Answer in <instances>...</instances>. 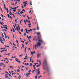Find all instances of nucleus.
Here are the masks:
<instances>
[{
  "instance_id": "6e6552de",
  "label": "nucleus",
  "mask_w": 79,
  "mask_h": 79,
  "mask_svg": "<svg viewBox=\"0 0 79 79\" xmlns=\"http://www.w3.org/2000/svg\"><path fill=\"white\" fill-rule=\"evenodd\" d=\"M33 66L34 68V69H35V70H36V71H37V69H35V65H33Z\"/></svg>"
},
{
  "instance_id": "338daca9",
  "label": "nucleus",
  "mask_w": 79,
  "mask_h": 79,
  "mask_svg": "<svg viewBox=\"0 0 79 79\" xmlns=\"http://www.w3.org/2000/svg\"><path fill=\"white\" fill-rule=\"evenodd\" d=\"M24 35H25V36H26V34L25 33H24Z\"/></svg>"
},
{
  "instance_id": "2eb2a0df",
  "label": "nucleus",
  "mask_w": 79,
  "mask_h": 79,
  "mask_svg": "<svg viewBox=\"0 0 79 79\" xmlns=\"http://www.w3.org/2000/svg\"><path fill=\"white\" fill-rule=\"evenodd\" d=\"M22 47L23 48H24V44H22Z\"/></svg>"
},
{
  "instance_id": "f8f14e48",
  "label": "nucleus",
  "mask_w": 79,
  "mask_h": 79,
  "mask_svg": "<svg viewBox=\"0 0 79 79\" xmlns=\"http://www.w3.org/2000/svg\"><path fill=\"white\" fill-rule=\"evenodd\" d=\"M16 71L18 72V73H19V72H20V70L19 69L17 70Z\"/></svg>"
},
{
  "instance_id": "412c9836",
  "label": "nucleus",
  "mask_w": 79,
  "mask_h": 79,
  "mask_svg": "<svg viewBox=\"0 0 79 79\" xmlns=\"http://www.w3.org/2000/svg\"><path fill=\"white\" fill-rule=\"evenodd\" d=\"M39 66H40V65H36V67H37L38 68H39Z\"/></svg>"
},
{
  "instance_id": "13d9d810",
  "label": "nucleus",
  "mask_w": 79,
  "mask_h": 79,
  "mask_svg": "<svg viewBox=\"0 0 79 79\" xmlns=\"http://www.w3.org/2000/svg\"><path fill=\"white\" fill-rule=\"evenodd\" d=\"M16 29L17 30L18 29V27L17 26V27H16Z\"/></svg>"
},
{
  "instance_id": "aec40b11",
  "label": "nucleus",
  "mask_w": 79,
  "mask_h": 79,
  "mask_svg": "<svg viewBox=\"0 0 79 79\" xmlns=\"http://www.w3.org/2000/svg\"><path fill=\"white\" fill-rule=\"evenodd\" d=\"M20 14H22V13H23V14L24 13V12H23V11H21V12H20Z\"/></svg>"
},
{
  "instance_id": "a211bd4d",
  "label": "nucleus",
  "mask_w": 79,
  "mask_h": 79,
  "mask_svg": "<svg viewBox=\"0 0 79 79\" xmlns=\"http://www.w3.org/2000/svg\"><path fill=\"white\" fill-rule=\"evenodd\" d=\"M3 28H4V29H6L7 30H8V28L7 27H3Z\"/></svg>"
},
{
  "instance_id": "8fccbe9b",
  "label": "nucleus",
  "mask_w": 79,
  "mask_h": 79,
  "mask_svg": "<svg viewBox=\"0 0 79 79\" xmlns=\"http://www.w3.org/2000/svg\"><path fill=\"white\" fill-rule=\"evenodd\" d=\"M24 22L25 23V24H26V20H24Z\"/></svg>"
},
{
  "instance_id": "4be33fe9",
  "label": "nucleus",
  "mask_w": 79,
  "mask_h": 79,
  "mask_svg": "<svg viewBox=\"0 0 79 79\" xmlns=\"http://www.w3.org/2000/svg\"><path fill=\"white\" fill-rule=\"evenodd\" d=\"M40 70V69H38V70L37 71V72H40V71H39Z\"/></svg>"
},
{
  "instance_id": "f257e3e1",
  "label": "nucleus",
  "mask_w": 79,
  "mask_h": 79,
  "mask_svg": "<svg viewBox=\"0 0 79 79\" xmlns=\"http://www.w3.org/2000/svg\"><path fill=\"white\" fill-rule=\"evenodd\" d=\"M38 43H37L36 44L37 45V47H40L42 45L41 44H42L43 43V40L42 39V37L41 36H38Z\"/></svg>"
},
{
  "instance_id": "4d7b16f0",
  "label": "nucleus",
  "mask_w": 79,
  "mask_h": 79,
  "mask_svg": "<svg viewBox=\"0 0 79 79\" xmlns=\"http://www.w3.org/2000/svg\"><path fill=\"white\" fill-rule=\"evenodd\" d=\"M26 68V70H27V69H29V68H28V67L26 68Z\"/></svg>"
},
{
  "instance_id": "5701e85b",
  "label": "nucleus",
  "mask_w": 79,
  "mask_h": 79,
  "mask_svg": "<svg viewBox=\"0 0 79 79\" xmlns=\"http://www.w3.org/2000/svg\"><path fill=\"white\" fill-rule=\"evenodd\" d=\"M27 75H28V76H29L30 74H31L30 73H27Z\"/></svg>"
},
{
  "instance_id": "052dcab7",
  "label": "nucleus",
  "mask_w": 79,
  "mask_h": 79,
  "mask_svg": "<svg viewBox=\"0 0 79 79\" xmlns=\"http://www.w3.org/2000/svg\"><path fill=\"white\" fill-rule=\"evenodd\" d=\"M2 37H4V35H3V33H2Z\"/></svg>"
},
{
  "instance_id": "ddd939ff",
  "label": "nucleus",
  "mask_w": 79,
  "mask_h": 79,
  "mask_svg": "<svg viewBox=\"0 0 79 79\" xmlns=\"http://www.w3.org/2000/svg\"><path fill=\"white\" fill-rule=\"evenodd\" d=\"M25 64L26 66H27H27H29V63H27V64L25 63Z\"/></svg>"
},
{
  "instance_id": "3c124183",
  "label": "nucleus",
  "mask_w": 79,
  "mask_h": 79,
  "mask_svg": "<svg viewBox=\"0 0 79 79\" xmlns=\"http://www.w3.org/2000/svg\"><path fill=\"white\" fill-rule=\"evenodd\" d=\"M0 8H1V10L2 12H3V10H2V7H1Z\"/></svg>"
},
{
  "instance_id": "bf43d9fd",
  "label": "nucleus",
  "mask_w": 79,
  "mask_h": 79,
  "mask_svg": "<svg viewBox=\"0 0 79 79\" xmlns=\"http://www.w3.org/2000/svg\"><path fill=\"white\" fill-rule=\"evenodd\" d=\"M28 25V26H31V23L29 24Z\"/></svg>"
},
{
  "instance_id": "79ce46f5",
  "label": "nucleus",
  "mask_w": 79,
  "mask_h": 79,
  "mask_svg": "<svg viewBox=\"0 0 79 79\" xmlns=\"http://www.w3.org/2000/svg\"><path fill=\"white\" fill-rule=\"evenodd\" d=\"M0 42L2 44H4V43L2 42V40H0Z\"/></svg>"
},
{
  "instance_id": "f704fd0d",
  "label": "nucleus",
  "mask_w": 79,
  "mask_h": 79,
  "mask_svg": "<svg viewBox=\"0 0 79 79\" xmlns=\"http://www.w3.org/2000/svg\"><path fill=\"white\" fill-rule=\"evenodd\" d=\"M13 26L14 27L15 30H16V28L15 27V25H13Z\"/></svg>"
},
{
  "instance_id": "c9c22d12",
  "label": "nucleus",
  "mask_w": 79,
  "mask_h": 79,
  "mask_svg": "<svg viewBox=\"0 0 79 79\" xmlns=\"http://www.w3.org/2000/svg\"><path fill=\"white\" fill-rule=\"evenodd\" d=\"M22 11H24V12H25V11H26V10H24V9L22 10Z\"/></svg>"
},
{
  "instance_id": "20e7f679",
  "label": "nucleus",
  "mask_w": 79,
  "mask_h": 79,
  "mask_svg": "<svg viewBox=\"0 0 79 79\" xmlns=\"http://www.w3.org/2000/svg\"><path fill=\"white\" fill-rule=\"evenodd\" d=\"M3 34L5 37V38H7V36H6V34L5 33V32H4Z\"/></svg>"
},
{
  "instance_id": "864d4df0",
  "label": "nucleus",
  "mask_w": 79,
  "mask_h": 79,
  "mask_svg": "<svg viewBox=\"0 0 79 79\" xmlns=\"http://www.w3.org/2000/svg\"><path fill=\"white\" fill-rule=\"evenodd\" d=\"M13 74H16V73H12V75H13Z\"/></svg>"
},
{
  "instance_id": "7ed1b4c3",
  "label": "nucleus",
  "mask_w": 79,
  "mask_h": 79,
  "mask_svg": "<svg viewBox=\"0 0 79 79\" xmlns=\"http://www.w3.org/2000/svg\"><path fill=\"white\" fill-rule=\"evenodd\" d=\"M7 16L8 18H11V19H12V18H13L12 17L10 16V15L9 14H7Z\"/></svg>"
},
{
  "instance_id": "393cba45",
  "label": "nucleus",
  "mask_w": 79,
  "mask_h": 79,
  "mask_svg": "<svg viewBox=\"0 0 79 79\" xmlns=\"http://www.w3.org/2000/svg\"><path fill=\"white\" fill-rule=\"evenodd\" d=\"M4 55H10V53H9L8 54H7L6 53H5V54H4Z\"/></svg>"
},
{
  "instance_id": "6e6d98bb",
  "label": "nucleus",
  "mask_w": 79,
  "mask_h": 79,
  "mask_svg": "<svg viewBox=\"0 0 79 79\" xmlns=\"http://www.w3.org/2000/svg\"><path fill=\"white\" fill-rule=\"evenodd\" d=\"M16 42H17V44H19V43H18V40H16Z\"/></svg>"
},
{
  "instance_id": "7c9ffc66",
  "label": "nucleus",
  "mask_w": 79,
  "mask_h": 79,
  "mask_svg": "<svg viewBox=\"0 0 79 79\" xmlns=\"http://www.w3.org/2000/svg\"><path fill=\"white\" fill-rule=\"evenodd\" d=\"M2 26L3 27H7V25H3V26Z\"/></svg>"
},
{
  "instance_id": "e433bc0d",
  "label": "nucleus",
  "mask_w": 79,
  "mask_h": 79,
  "mask_svg": "<svg viewBox=\"0 0 79 79\" xmlns=\"http://www.w3.org/2000/svg\"><path fill=\"white\" fill-rule=\"evenodd\" d=\"M27 1H26L25 2H23V4H24L25 3H27Z\"/></svg>"
},
{
  "instance_id": "b1692460",
  "label": "nucleus",
  "mask_w": 79,
  "mask_h": 79,
  "mask_svg": "<svg viewBox=\"0 0 79 79\" xmlns=\"http://www.w3.org/2000/svg\"><path fill=\"white\" fill-rule=\"evenodd\" d=\"M29 66H32V63H30V65Z\"/></svg>"
},
{
  "instance_id": "72a5a7b5",
  "label": "nucleus",
  "mask_w": 79,
  "mask_h": 79,
  "mask_svg": "<svg viewBox=\"0 0 79 79\" xmlns=\"http://www.w3.org/2000/svg\"><path fill=\"white\" fill-rule=\"evenodd\" d=\"M27 17L28 18V19L29 20L30 19V18H29V17L28 16V15L27 16Z\"/></svg>"
},
{
  "instance_id": "58836bf2",
  "label": "nucleus",
  "mask_w": 79,
  "mask_h": 79,
  "mask_svg": "<svg viewBox=\"0 0 79 79\" xmlns=\"http://www.w3.org/2000/svg\"><path fill=\"white\" fill-rule=\"evenodd\" d=\"M13 32H15V29H14V28H13Z\"/></svg>"
},
{
  "instance_id": "1a4fd4ad",
  "label": "nucleus",
  "mask_w": 79,
  "mask_h": 79,
  "mask_svg": "<svg viewBox=\"0 0 79 79\" xmlns=\"http://www.w3.org/2000/svg\"><path fill=\"white\" fill-rule=\"evenodd\" d=\"M40 34V32H37V35H39Z\"/></svg>"
},
{
  "instance_id": "dca6fc26",
  "label": "nucleus",
  "mask_w": 79,
  "mask_h": 79,
  "mask_svg": "<svg viewBox=\"0 0 79 79\" xmlns=\"http://www.w3.org/2000/svg\"><path fill=\"white\" fill-rule=\"evenodd\" d=\"M5 60H7L8 62H9V61H8V60L6 58H5L4 59Z\"/></svg>"
},
{
  "instance_id": "a19ab883",
  "label": "nucleus",
  "mask_w": 79,
  "mask_h": 79,
  "mask_svg": "<svg viewBox=\"0 0 79 79\" xmlns=\"http://www.w3.org/2000/svg\"><path fill=\"white\" fill-rule=\"evenodd\" d=\"M0 40H1L2 41V42H4V41L2 40V39H1V38H0Z\"/></svg>"
},
{
  "instance_id": "774afa93",
  "label": "nucleus",
  "mask_w": 79,
  "mask_h": 79,
  "mask_svg": "<svg viewBox=\"0 0 79 79\" xmlns=\"http://www.w3.org/2000/svg\"><path fill=\"white\" fill-rule=\"evenodd\" d=\"M13 11H14V12H16V10H13Z\"/></svg>"
},
{
  "instance_id": "f3484780",
  "label": "nucleus",
  "mask_w": 79,
  "mask_h": 79,
  "mask_svg": "<svg viewBox=\"0 0 79 79\" xmlns=\"http://www.w3.org/2000/svg\"><path fill=\"white\" fill-rule=\"evenodd\" d=\"M35 49H37V46H36V44H35Z\"/></svg>"
},
{
  "instance_id": "37998d69",
  "label": "nucleus",
  "mask_w": 79,
  "mask_h": 79,
  "mask_svg": "<svg viewBox=\"0 0 79 79\" xmlns=\"http://www.w3.org/2000/svg\"><path fill=\"white\" fill-rule=\"evenodd\" d=\"M2 22H0V24H1V25L2 26L3 25V24H2Z\"/></svg>"
},
{
  "instance_id": "de8ad7c7",
  "label": "nucleus",
  "mask_w": 79,
  "mask_h": 79,
  "mask_svg": "<svg viewBox=\"0 0 79 79\" xmlns=\"http://www.w3.org/2000/svg\"><path fill=\"white\" fill-rule=\"evenodd\" d=\"M2 38V39H3V40H4V41H5V39H4V38H3L2 37H1Z\"/></svg>"
},
{
  "instance_id": "9b49d317",
  "label": "nucleus",
  "mask_w": 79,
  "mask_h": 79,
  "mask_svg": "<svg viewBox=\"0 0 79 79\" xmlns=\"http://www.w3.org/2000/svg\"><path fill=\"white\" fill-rule=\"evenodd\" d=\"M31 39V36H29V37H28V40H29V39Z\"/></svg>"
},
{
  "instance_id": "cd10ccee",
  "label": "nucleus",
  "mask_w": 79,
  "mask_h": 79,
  "mask_svg": "<svg viewBox=\"0 0 79 79\" xmlns=\"http://www.w3.org/2000/svg\"><path fill=\"white\" fill-rule=\"evenodd\" d=\"M9 76H10V77H12V76H11V75H10V73H8V74Z\"/></svg>"
},
{
  "instance_id": "a18cd8bd",
  "label": "nucleus",
  "mask_w": 79,
  "mask_h": 79,
  "mask_svg": "<svg viewBox=\"0 0 79 79\" xmlns=\"http://www.w3.org/2000/svg\"><path fill=\"white\" fill-rule=\"evenodd\" d=\"M19 7V6H17V7H15L14 8H18Z\"/></svg>"
},
{
  "instance_id": "423d86ee",
  "label": "nucleus",
  "mask_w": 79,
  "mask_h": 79,
  "mask_svg": "<svg viewBox=\"0 0 79 79\" xmlns=\"http://www.w3.org/2000/svg\"><path fill=\"white\" fill-rule=\"evenodd\" d=\"M24 7H25V6H26V5H27V3H26L24 4Z\"/></svg>"
},
{
  "instance_id": "c85d7f7f",
  "label": "nucleus",
  "mask_w": 79,
  "mask_h": 79,
  "mask_svg": "<svg viewBox=\"0 0 79 79\" xmlns=\"http://www.w3.org/2000/svg\"><path fill=\"white\" fill-rule=\"evenodd\" d=\"M37 58H39V57H40V56H39V55L37 54Z\"/></svg>"
},
{
  "instance_id": "f03ea898",
  "label": "nucleus",
  "mask_w": 79,
  "mask_h": 79,
  "mask_svg": "<svg viewBox=\"0 0 79 79\" xmlns=\"http://www.w3.org/2000/svg\"><path fill=\"white\" fill-rule=\"evenodd\" d=\"M43 66H45L47 69H48V71H49V65L48 63H47V59H45L44 60L43 63Z\"/></svg>"
},
{
  "instance_id": "c03bdc74",
  "label": "nucleus",
  "mask_w": 79,
  "mask_h": 79,
  "mask_svg": "<svg viewBox=\"0 0 79 79\" xmlns=\"http://www.w3.org/2000/svg\"><path fill=\"white\" fill-rule=\"evenodd\" d=\"M13 39H14V38H15V35L14 34L13 35Z\"/></svg>"
},
{
  "instance_id": "473e14b6",
  "label": "nucleus",
  "mask_w": 79,
  "mask_h": 79,
  "mask_svg": "<svg viewBox=\"0 0 79 79\" xmlns=\"http://www.w3.org/2000/svg\"><path fill=\"white\" fill-rule=\"evenodd\" d=\"M20 41H21V42H23V44H24V41H22V40H21Z\"/></svg>"
},
{
  "instance_id": "5fc2aeb1",
  "label": "nucleus",
  "mask_w": 79,
  "mask_h": 79,
  "mask_svg": "<svg viewBox=\"0 0 79 79\" xmlns=\"http://www.w3.org/2000/svg\"><path fill=\"white\" fill-rule=\"evenodd\" d=\"M28 72H29V73H30V72H31V70H29L28 71Z\"/></svg>"
},
{
  "instance_id": "ea45409f",
  "label": "nucleus",
  "mask_w": 79,
  "mask_h": 79,
  "mask_svg": "<svg viewBox=\"0 0 79 79\" xmlns=\"http://www.w3.org/2000/svg\"><path fill=\"white\" fill-rule=\"evenodd\" d=\"M30 4L31 5H32V4H31L32 2H30Z\"/></svg>"
},
{
  "instance_id": "0e129e2a",
  "label": "nucleus",
  "mask_w": 79,
  "mask_h": 79,
  "mask_svg": "<svg viewBox=\"0 0 79 79\" xmlns=\"http://www.w3.org/2000/svg\"><path fill=\"white\" fill-rule=\"evenodd\" d=\"M12 13H11V12H10V15H12Z\"/></svg>"
},
{
  "instance_id": "9d476101",
  "label": "nucleus",
  "mask_w": 79,
  "mask_h": 79,
  "mask_svg": "<svg viewBox=\"0 0 79 79\" xmlns=\"http://www.w3.org/2000/svg\"><path fill=\"white\" fill-rule=\"evenodd\" d=\"M15 61H16L17 62H18V58H15Z\"/></svg>"
},
{
  "instance_id": "49530a36",
  "label": "nucleus",
  "mask_w": 79,
  "mask_h": 79,
  "mask_svg": "<svg viewBox=\"0 0 79 79\" xmlns=\"http://www.w3.org/2000/svg\"><path fill=\"white\" fill-rule=\"evenodd\" d=\"M37 29L38 30H39V27H37Z\"/></svg>"
},
{
  "instance_id": "e2e57ef3",
  "label": "nucleus",
  "mask_w": 79,
  "mask_h": 79,
  "mask_svg": "<svg viewBox=\"0 0 79 79\" xmlns=\"http://www.w3.org/2000/svg\"><path fill=\"white\" fill-rule=\"evenodd\" d=\"M5 73H7V74H8V72H7L6 71L5 72Z\"/></svg>"
},
{
  "instance_id": "2f4dec72",
  "label": "nucleus",
  "mask_w": 79,
  "mask_h": 79,
  "mask_svg": "<svg viewBox=\"0 0 79 79\" xmlns=\"http://www.w3.org/2000/svg\"><path fill=\"white\" fill-rule=\"evenodd\" d=\"M39 62L40 63V64H41V62H40V61L39 60Z\"/></svg>"
},
{
  "instance_id": "09e8293b",
  "label": "nucleus",
  "mask_w": 79,
  "mask_h": 79,
  "mask_svg": "<svg viewBox=\"0 0 79 79\" xmlns=\"http://www.w3.org/2000/svg\"><path fill=\"white\" fill-rule=\"evenodd\" d=\"M37 75H36V76H35V79H37Z\"/></svg>"
},
{
  "instance_id": "4c0bfd02",
  "label": "nucleus",
  "mask_w": 79,
  "mask_h": 79,
  "mask_svg": "<svg viewBox=\"0 0 79 79\" xmlns=\"http://www.w3.org/2000/svg\"><path fill=\"white\" fill-rule=\"evenodd\" d=\"M33 54H34V53L32 52H31V55H33Z\"/></svg>"
},
{
  "instance_id": "c756f323",
  "label": "nucleus",
  "mask_w": 79,
  "mask_h": 79,
  "mask_svg": "<svg viewBox=\"0 0 79 79\" xmlns=\"http://www.w3.org/2000/svg\"><path fill=\"white\" fill-rule=\"evenodd\" d=\"M26 75L27 77H29V76H28V75H27V73H26Z\"/></svg>"
},
{
  "instance_id": "4468645a",
  "label": "nucleus",
  "mask_w": 79,
  "mask_h": 79,
  "mask_svg": "<svg viewBox=\"0 0 79 79\" xmlns=\"http://www.w3.org/2000/svg\"><path fill=\"white\" fill-rule=\"evenodd\" d=\"M41 77H42V75H40L39 77H38V79L40 78Z\"/></svg>"
},
{
  "instance_id": "603ef678",
  "label": "nucleus",
  "mask_w": 79,
  "mask_h": 79,
  "mask_svg": "<svg viewBox=\"0 0 79 79\" xmlns=\"http://www.w3.org/2000/svg\"><path fill=\"white\" fill-rule=\"evenodd\" d=\"M1 16H2V18H3V15L2 14H1Z\"/></svg>"
},
{
  "instance_id": "680f3d73",
  "label": "nucleus",
  "mask_w": 79,
  "mask_h": 79,
  "mask_svg": "<svg viewBox=\"0 0 79 79\" xmlns=\"http://www.w3.org/2000/svg\"><path fill=\"white\" fill-rule=\"evenodd\" d=\"M30 58V62H31V57Z\"/></svg>"
},
{
  "instance_id": "6ab92c4d",
  "label": "nucleus",
  "mask_w": 79,
  "mask_h": 79,
  "mask_svg": "<svg viewBox=\"0 0 79 79\" xmlns=\"http://www.w3.org/2000/svg\"><path fill=\"white\" fill-rule=\"evenodd\" d=\"M34 71H35V72H37V71H35V70H33V71H32V73H34Z\"/></svg>"
},
{
  "instance_id": "39448f33",
  "label": "nucleus",
  "mask_w": 79,
  "mask_h": 79,
  "mask_svg": "<svg viewBox=\"0 0 79 79\" xmlns=\"http://www.w3.org/2000/svg\"><path fill=\"white\" fill-rule=\"evenodd\" d=\"M27 47H25V53H26V48H27Z\"/></svg>"
},
{
  "instance_id": "bb28decb",
  "label": "nucleus",
  "mask_w": 79,
  "mask_h": 79,
  "mask_svg": "<svg viewBox=\"0 0 79 79\" xmlns=\"http://www.w3.org/2000/svg\"><path fill=\"white\" fill-rule=\"evenodd\" d=\"M11 10H16V8H13L11 9Z\"/></svg>"
},
{
  "instance_id": "0eeeda50",
  "label": "nucleus",
  "mask_w": 79,
  "mask_h": 79,
  "mask_svg": "<svg viewBox=\"0 0 79 79\" xmlns=\"http://www.w3.org/2000/svg\"><path fill=\"white\" fill-rule=\"evenodd\" d=\"M40 73V72H39L37 73L36 74H37V75L38 76L39 75V74Z\"/></svg>"
},
{
  "instance_id": "69168bd1",
  "label": "nucleus",
  "mask_w": 79,
  "mask_h": 79,
  "mask_svg": "<svg viewBox=\"0 0 79 79\" xmlns=\"http://www.w3.org/2000/svg\"><path fill=\"white\" fill-rule=\"evenodd\" d=\"M22 16H23V18H25V17H26V15H22Z\"/></svg>"
},
{
  "instance_id": "a878e982",
  "label": "nucleus",
  "mask_w": 79,
  "mask_h": 79,
  "mask_svg": "<svg viewBox=\"0 0 79 79\" xmlns=\"http://www.w3.org/2000/svg\"><path fill=\"white\" fill-rule=\"evenodd\" d=\"M10 68H12V69H13V68H14L13 67V66H9Z\"/></svg>"
}]
</instances>
